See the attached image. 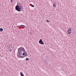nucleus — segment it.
Returning <instances> with one entry per match:
<instances>
[{
	"label": "nucleus",
	"mask_w": 76,
	"mask_h": 76,
	"mask_svg": "<svg viewBox=\"0 0 76 76\" xmlns=\"http://www.w3.org/2000/svg\"><path fill=\"white\" fill-rule=\"evenodd\" d=\"M22 53H23V54H22ZM22 54V55H23V56H20V57H21V58H23V57H24L25 56H28V53H27L25 52V50L21 49L20 50L19 52V55L20 56V55H21Z\"/></svg>",
	"instance_id": "1"
},
{
	"label": "nucleus",
	"mask_w": 76,
	"mask_h": 76,
	"mask_svg": "<svg viewBox=\"0 0 76 76\" xmlns=\"http://www.w3.org/2000/svg\"><path fill=\"white\" fill-rule=\"evenodd\" d=\"M22 4L20 3H17V5H16L15 7V9L18 12H20L21 11V8H23Z\"/></svg>",
	"instance_id": "2"
},
{
	"label": "nucleus",
	"mask_w": 76,
	"mask_h": 76,
	"mask_svg": "<svg viewBox=\"0 0 76 76\" xmlns=\"http://www.w3.org/2000/svg\"><path fill=\"white\" fill-rule=\"evenodd\" d=\"M39 43L40 44H42L43 45H44V43L43 42H42V39H40L39 41Z\"/></svg>",
	"instance_id": "3"
},
{
	"label": "nucleus",
	"mask_w": 76,
	"mask_h": 76,
	"mask_svg": "<svg viewBox=\"0 0 76 76\" xmlns=\"http://www.w3.org/2000/svg\"><path fill=\"white\" fill-rule=\"evenodd\" d=\"M71 32H72L71 31H67V33L69 35H70V34H71Z\"/></svg>",
	"instance_id": "4"
},
{
	"label": "nucleus",
	"mask_w": 76,
	"mask_h": 76,
	"mask_svg": "<svg viewBox=\"0 0 76 76\" xmlns=\"http://www.w3.org/2000/svg\"><path fill=\"white\" fill-rule=\"evenodd\" d=\"M53 7H56V4L55 3L53 4Z\"/></svg>",
	"instance_id": "5"
},
{
	"label": "nucleus",
	"mask_w": 76,
	"mask_h": 76,
	"mask_svg": "<svg viewBox=\"0 0 76 76\" xmlns=\"http://www.w3.org/2000/svg\"><path fill=\"white\" fill-rule=\"evenodd\" d=\"M20 75L21 76H24V75H23V73H22V72H21L20 73Z\"/></svg>",
	"instance_id": "6"
},
{
	"label": "nucleus",
	"mask_w": 76,
	"mask_h": 76,
	"mask_svg": "<svg viewBox=\"0 0 76 76\" xmlns=\"http://www.w3.org/2000/svg\"><path fill=\"white\" fill-rule=\"evenodd\" d=\"M0 31H1V32H2V31H3V29L2 28H0Z\"/></svg>",
	"instance_id": "7"
},
{
	"label": "nucleus",
	"mask_w": 76,
	"mask_h": 76,
	"mask_svg": "<svg viewBox=\"0 0 76 76\" xmlns=\"http://www.w3.org/2000/svg\"><path fill=\"white\" fill-rule=\"evenodd\" d=\"M29 60V59L28 58H26V61H28Z\"/></svg>",
	"instance_id": "8"
},
{
	"label": "nucleus",
	"mask_w": 76,
	"mask_h": 76,
	"mask_svg": "<svg viewBox=\"0 0 76 76\" xmlns=\"http://www.w3.org/2000/svg\"><path fill=\"white\" fill-rule=\"evenodd\" d=\"M68 31H72V29L70 28H69Z\"/></svg>",
	"instance_id": "9"
},
{
	"label": "nucleus",
	"mask_w": 76,
	"mask_h": 76,
	"mask_svg": "<svg viewBox=\"0 0 76 76\" xmlns=\"http://www.w3.org/2000/svg\"><path fill=\"white\" fill-rule=\"evenodd\" d=\"M46 59H48V58H49V57H48V56H46Z\"/></svg>",
	"instance_id": "10"
},
{
	"label": "nucleus",
	"mask_w": 76,
	"mask_h": 76,
	"mask_svg": "<svg viewBox=\"0 0 76 76\" xmlns=\"http://www.w3.org/2000/svg\"><path fill=\"white\" fill-rule=\"evenodd\" d=\"M31 7H34V6L33 5H31Z\"/></svg>",
	"instance_id": "11"
},
{
	"label": "nucleus",
	"mask_w": 76,
	"mask_h": 76,
	"mask_svg": "<svg viewBox=\"0 0 76 76\" xmlns=\"http://www.w3.org/2000/svg\"><path fill=\"white\" fill-rule=\"evenodd\" d=\"M46 22H50V21L48 20H46Z\"/></svg>",
	"instance_id": "12"
},
{
	"label": "nucleus",
	"mask_w": 76,
	"mask_h": 76,
	"mask_svg": "<svg viewBox=\"0 0 76 76\" xmlns=\"http://www.w3.org/2000/svg\"><path fill=\"white\" fill-rule=\"evenodd\" d=\"M20 49H19V48L18 49V53H19V50H20Z\"/></svg>",
	"instance_id": "13"
},
{
	"label": "nucleus",
	"mask_w": 76,
	"mask_h": 76,
	"mask_svg": "<svg viewBox=\"0 0 76 76\" xmlns=\"http://www.w3.org/2000/svg\"><path fill=\"white\" fill-rule=\"evenodd\" d=\"M25 27H26V26H25L24 25H23V28H25Z\"/></svg>",
	"instance_id": "14"
},
{
	"label": "nucleus",
	"mask_w": 76,
	"mask_h": 76,
	"mask_svg": "<svg viewBox=\"0 0 76 76\" xmlns=\"http://www.w3.org/2000/svg\"><path fill=\"white\" fill-rule=\"evenodd\" d=\"M21 48H22V49H23V50H25V49H24V48H23L22 47H21Z\"/></svg>",
	"instance_id": "15"
},
{
	"label": "nucleus",
	"mask_w": 76,
	"mask_h": 76,
	"mask_svg": "<svg viewBox=\"0 0 76 76\" xmlns=\"http://www.w3.org/2000/svg\"><path fill=\"white\" fill-rule=\"evenodd\" d=\"M10 52H11V51H12V50H11V48H10Z\"/></svg>",
	"instance_id": "16"
},
{
	"label": "nucleus",
	"mask_w": 76,
	"mask_h": 76,
	"mask_svg": "<svg viewBox=\"0 0 76 76\" xmlns=\"http://www.w3.org/2000/svg\"><path fill=\"white\" fill-rule=\"evenodd\" d=\"M19 49H20V50H22V47H20V48H19Z\"/></svg>",
	"instance_id": "17"
},
{
	"label": "nucleus",
	"mask_w": 76,
	"mask_h": 76,
	"mask_svg": "<svg viewBox=\"0 0 76 76\" xmlns=\"http://www.w3.org/2000/svg\"><path fill=\"white\" fill-rule=\"evenodd\" d=\"M23 26V25H21L20 26V27H22V26Z\"/></svg>",
	"instance_id": "18"
},
{
	"label": "nucleus",
	"mask_w": 76,
	"mask_h": 76,
	"mask_svg": "<svg viewBox=\"0 0 76 76\" xmlns=\"http://www.w3.org/2000/svg\"><path fill=\"white\" fill-rule=\"evenodd\" d=\"M11 2H12V1H13V0H11Z\"/></svg>",
	"instance_id": "19"
},
{
	"label": "nucleus",
	"mask_w": 76,
	"mask_h": 76,
	"mask_svg": "<svg viewBox=\"0 0 76 76\" xmlns=\"http://www.w3.org/2000/svg\"><path fill=\"white\" fill-rule=\"evenodd\" d=\"M22 27V28H23V26H22V27Z\"/></svg>",
	"instance_id": "20"
},
{
	"label": "nucleus",
	"mask_w": 76,
	"mask_h": 76,
	"mask_svg": "<svg viewBox=\"0 0 76 76\" xmlns=\"http://www.w3.org/2000/svg\"><path fill=\"white\" fill-rule=\"evenodd\" d=\"M11 48H12V46H11Z\"/></svg>",
	"instance_id": "21"
},
{
	"label": "nucleus",
	"mask_w": 76,
	"mask_h": 76,
	"mask_svg": "<svg viewBox=\"0 0 76 76\" xmlns=\"http://www.w3.org/2000/svg\"><path fill=\"white\" fill-rule=\"evenodd\" d=\"M9 48H10V47H9Z\"/></svg>",
	"instance_id": "22"
}]
</instances>
